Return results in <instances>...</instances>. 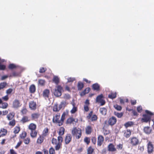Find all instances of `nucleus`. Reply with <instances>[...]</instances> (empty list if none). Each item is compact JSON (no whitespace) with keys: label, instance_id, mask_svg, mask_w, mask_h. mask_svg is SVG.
Listing matches in <instances>:
<instances>
[{"label":"nucleus","instance_id":"nucleus-1","mask_svg":"<svg viewBox=\"0 0 154 154\" xmlns=\"http://www.w3.org/2000/svg\"><path fill=\"white\" fill-rule=\"evenodd\" d=\"M145 114L143 115V117L141 119V121L142 122H150L151 116L153 115V114L148 110H145Z\"/></svg>","mask_w":154,"mask_h":154},{"label":"nucleus","instance_id":"nucleus-2","mask_svg":"<svg viewBox=\"0 0 154 154\" xmlns=\"http://www.w3.org/2000/svg\"><path fill=\"white\" fill-rule=\"evenodd\" d=\"M72 134L73 136H75L76 139H79L82 135L81 130L79 128H74L72 130Z\"/></svg>","mask_w":154,"mask_h":154},{"label":"nucleus","instance_id":"nucleus-3","mask_svg":"<svg viewBox=\"0 0 154 154\" xmlns=\"http://www.w3.org/2000/svg\"><path fill=\"white\" fill-rule=\"evenodd\" d=\"M146 146L147 152L149 154L152 153L154 152V143L148 141Z\"/></svg>","mask_w":154,"mask_h":154},{"label":"nucleus","instance_id":"nucleus-4","mask_svg":"<svg viewBox=\"0 0 154 154\" xmlns=\"http://www.w3.org/2000/svg\"><path fill=\"white\" fill-rule=\"evenodd\" d=\"M53 82H54L56 84V86L54 89L52 90L54 95L56 97H58V77L54 76L52 79Z\"/></svg>","mask_w":154,"mask_h":154},{"label":"nucleus","instance_id":"nucleus-5","mask_svg":"<svg viewBox=\"0 0 154 154\" xmlns=\"http://www.w3.org/2000/svg\"><path fill=\"white\" fill-rule=\"evenodd\" d=\"M103 95L102 94H100L96 98V101L100 103L101 106H103L106 103L105 100L103 99Z\"/></svg>","mask_w":154,"mask_h":154},{"label":"nucleus","instance_id":"nucleus-6","mask_svg":"<svg viewBox=\"0 0 154 154\" xmlns=\"http://www.w3.org/2000/svg\"><path fill=\"white\" fill-rule=\"evenodd\" d=\"M130 143L133 146H136L139 144L140 142L139 139L136 137H133L130 139Z\"/></svg>","mask_w":154,"mask_h":154},{"label":"nucleus","instance_id":"nucleus-7","mask_svg":"<svg viewBox=\"0 0 154 154\" xmlns=\"http://www.w3.org/2000/svg\"><path fill=\"white\" fill-rule=\"evenodd\" d=\"M21 105L22 104L18 99H15L13 102L12 107L14 109H18L21 106Z\"/></svg>","mask_w":154,"mask_h":154},{"label":"nucleus","instance_id":"nucleus-8","mask_svg":"<svg viewBox=\"0 0 154 154\" xmlns=\"http://www.w3.org/2000/svg\"><path fill=\"white\" fill-rule=\"evenodd\" d=\"M117 122V119L115 117L112 116L110 118L108 121H107V123H108V126L109 125L111 126H113Z\"/></svg>","mask_w":154,"mask_h":154},{"label":"nucleus","instance_id":"nucleus-9","mask_svg":"<svg viewBox=\"0 0 154 154\" xmlns=\"http://www.w3.org/2000/svg\"><path fill=\"white\" fill-rule=\"evenodd\" d=\"M108 127V125L107 124V121H105L103 128V132L104 135H106L109 133V131L107 129Z\"/></svg>","mask_w":154,"mask_h":154},{"label":"nucleus","instance_id":"nucleus-10","mask_svg":"<svg viewBox=\"0 0 154 154\" xmlns=\"http://www.w3.org/2000/svg\"><path fill=\"white\" fill-rule=\"evenodd\" d=\"M29 106L32 110H35L36 109L37 104L36 102L34 101H31L29 103Z\"/></svg>","mask_w":154,"mask_h":154},{"label":"nucleus","instance_id":"nucleus-11","mask_svg":"<svg viewBox=\"0 0 154 154\" xmlns=\"http://www.w3.org/2000/svg\"><path fill=\"white\" fill-rule=\"evenodd\" d=\"M68 112H64L61 117L60 120L58 121V125L61 126L62 125L63 123L64 120L65 119V117L66 115H67L68 114Z\"/></svg>","mask_w":154,"mask_h":154},{"label":"nucleus","instance_id":"nucleus-12","mask_svg":"<svg viewBox=\"0 0 154 154\" xmlns=\"http://www.w3.org/2000/svg\"><path fill=\"white\" fill-rule=\"evenodd\" d=\"M108 150L111 152H114L117 151V149L115 145L112 143H110L107 147Z\"/></svg>","mask_w":154,"mask_h":154},{"label":"nucleus","instance_id":"nucleus-13","mask_svg":"<svg viewBox=\"0 0 154 154\" xmlns=\"http://www.w3.org/2000/svg\"><path fill=\"white\" fill-rule=\"evenodd\" d=\"M104 140L103 136L99 135L97 138V144L98 146H100L103 144Z\"/></svg>","mask_w":154,"mask_h":154},{"label":"nucleus","instance_id":"nucleus-14","mask_svg":"<svg viewBox=\"0 0 154 154\" xmlns=\"http://www.w3.org/2000/svg\"><path fill=\"white\" fill-rule=\"evenodd\" d=\"M40 116V114L38 113H34L31 114V117L32 120H37Z\"/></svg>","mask_w":154,"mask_h":154},{"label":"nucleus","instance_id":"nucleus-15","mask_svg":"<svg viewBox=\"0 0 154 154\" xmlns=\"http://www.w3.org/2000/svg\"><path fill=\"white\" fill-rule=\"evenodd\" d=\"M124 133V136L126 138L129 137L131 134V131L130 129H128L126 130L123 131Z\"/></svg>","mask_w":154,"mask_h":154},{"label":"nucleus","instance_id":"nucleus-16","mask_svg":"<svg viewBox=\"0 0 154 154\" xmlns=\"http://www.w3.org/2000/svg\"><path fill=\"white\" fill-rule=\"evenodd\" d=\"M50 91L48 89H45L43 92V97L45 99H47L49 98V94Z\"/></svg>","mask_w":154,"mask_h":154},{"label":"nucleus","instance_id":"nucleus-17","mask_svg":"<svg viewBox=\"0 0 154 154\" xmlns=\"http://www.w3.org/2000/svg\"><path fill=\"white\" fill-rule=\"evenodd\" d=\"M45 139V137L42 135H39V137L37 138L36 143L38 144H41L42 143Z\"/></svg>","mask_w":154,"mask_h":154},{"label":"nucleus","instance_id":"nucleus-18","mask_svg":"<svg viewBox=\"0 0 154 154\" xmlns=\"http://www.w3.org/2000/svg\"><path fill=\"white\" fill-rule=\"evenodd\" d=\"M72 136L70 134H68L65 138V142L66 144H68L71 141Z\"/></svg>","mask_w":154,"mask_h":154},{"label":"nucleus","instance_id":"nucleus-19","mask_svg":"<svg viewBox=\"0 0 154 154\" xmlns=\"http://www.w3.org/2000/svg\"><path fill=\"white\" fill-rule=\"evenodd\" d=\"M49 129L48 128H45L43 130L41 135L45 137L48 135L49 134Z\"/></svg>","mask_w":154,"mask_h":154},{"label":"nucleus","instance_id":"nucleus-20","mask_svg":"<svg viewBox=\"0 0 154 154\" xmlns=\"http://www.w3.org/2000/svg\"><path fill=\"white\" fill-rule=\"evenodd\" d=\"M7 133L6 129L4 128H1L0 130V137L5 136Z\"/></svg>","mask_w":154,"mask_h":154},{"label":"nucleus","instance_id":"nucleus-21","mask_svg":"<svg viewBox=\"0 0 154 154\" xmlns=\"http://www.w3.org/2000/svg\"><path fill=\"white\" fill-rule=\"evenodd\" d=\"M78 122V119H77L76 121H75V119L73 117H71L68 118L66 121V123L67 124H71L73 122Z\"/></svg>","mask_w":154,"mask_h":154},{"label":"nucleus","instance_id":"nucleus-22","mask_svg":"<svg viewBox=\"0 0 154 154\" xmlns=\"http://www.w3.org/2000/svg\"><path fill=\"white\" fill-rule=\"evenodd\" d=\"M36 125L34 123H30L28 126V128L30 131L36 130Z\"/></svg>","mask_w":154,"mask_h":154},{"label":"nucleus","instance_id":"nucleus-23","mask_svg":"<svg viewBox=\"0 0 154 154\" xmlns=\"http://www.w3.org/2000/svg\"><path fill=\"white\" fill-rule=\"evenodd\" d=\"M92 128L90 126H88L85 128V132L87 134H90L92 131Z\"/></svg>","mask_w":154,"mask_h":154},{"label":"nucleus","instance_id":"nucleus-24","mask_svg":"<svg viewBox=\"0 0 154 154\" xmlns=\"http://www.w3.org/2000/svg\"><path fill=\"white\" fill-rule=\"evenodd\" d=\"M92 88L93 90L96 91H99L100 90V85L97 83L93 84L92 85Z\"/></svg>","mask_w":154,"mask_h":154},{"label":"nucleus","instance_id":"nucleus-25","mask_svg":"<svg viewBox=\"0 0 154 154\" xmlns=\"http://www.w3.org/2000/svg\"><path fill=\"white\" fill-rule=\"evenodd\" d=\"M37 131L36 130H33L30 131V135L32 138H34L37 137Z\"/></svg>","mask_w":154,"mask_h":154},{"label":"nucleus","instance_id":"nucleus-26","mask_svg":"<svg viewBox=\"0 0 154 154\" xmlns=\"http://www.w3.org/2000/svg\"><path fill=\"white\" fill-rule=\"evenodd\" d=\"M14 112H12L9 113L7 115V117L8 120H11L14 118Z\"/></svg>","mask_w":154,"mask_h":154},{"label":"nucleus","instance_id":"nucleus-27","mask_svg":"<svg viewBox=\"0 0 154 154\" xmlns=\"http://www.w3.org/2000/svg\"><path fill=\"white\" fill-rule=\"evenodd\" d=\"M84 87V84L81 82L79 81L78 82L77 88L78 90L80 91L82 90Z\"/></svg>","mask_w":154,"mask_h":154},{"label":"nucleus","instance_id":"nucleus-28","mask_svg":"<svg viewBox=\"0 0 154 154\" xmlns=\"http://www.w3.org/2000/svg\"><path fill=\"white\" fill-rule=\"evenodd\" d=\"M29 91L31 93H34L35 91V87L34 85H31L29 88Z\"/></svg>","mask_w":154,"mask_h":154},{"label":"nucleus","instance_id":"nucleus-29","mask_svg":"<svg viewBox=\"0 0 154 154\" xmlns=\"http://www.w3.org/2000/svg\"><path fill=\"white\" fill-rule=\"evenodd\" d=\"M30 121L29 119V118L26 116H24L23 117L22 119L20 120V122L23 123H24L25 122H28Z\"/></svg>","mask_w":154,"mask_h":154},{"label":"nucleus","instance_id":"nucleus-30","mask_svg":"<svg viewBox=\"0 0 154 154\" xmlns=\"http://www.w3.org/2000/svg\"><path fill=\"white\" fill-rule=\"evenodd\" d=\"M134 124V122L132 121L128 122L124 124V126L126 128H127L129 127H131Z\"/></svg>","mask_w":154,"mask_h":154},{"label":"nucleus","instance_id":"nucleus-31","mask_svg":"<svg viewBox=\"0 0 154 154\" xmlns=\"http://www.w3.org/2000/svg\"><path fill=\"white\" fill-rule=\"evenodd\" d=\"M72 106H73L72 109L70 111V112L72 114L75 113L78 110V108L77 106H75V104L73 103Z\"/></svg>","mask_w":154,"mask_h":154},{"label":"nucleus","instance_id":"nucleus-32","mask_svg":"<svg viewBox=\"0 0 154 154\" xmlns=\"http://www.w3.org/2000/svg\"><path fill=\"white\" fill-rule=\"evenodd\" d=\"M90 90L89 88H86L81 93V95H84L88 93Z\"/></svg>","mask_w":154,"mask_h":154},{"label":"nucleus","instance_id":"nucleus-33","mask_svg":"<svg viewBox=\"0 0 154 154\" xmlns=\"http://www.w3.org/2000/svg\"><path fill=\"white\" fill-rule=\"evenodd\" d=\"M144 132L147 134H149L151 131V129L149 127H146L144 128Z\"/></svg>","mask_w":154,"mask_h":154},{"label":"nucleus","instance_id":"nucleus-34","mask_svg":"<svg viewBox=\"0 0 154 154\" xmlns=\"http://www.w3.org/2000/svg\"><path fill=\"white\" fill-rule=\"evenodd\" d=\"M20 75V73L19 72L16 71H13L11 74L9 75V77H17L19 76Z\"/></svg>","mask_w":154,"mask_h":154},{"label":"nucleus","instance_id":"nucleus-35","mask_svg":"<svg viewBox=\"0 0 154 154\" xmlns=\"http://www.w3.org/2000/svg\"><path fill=\"white\" fill-rule=\"evenodd\" d=\"M18 67V66L13 63L10 64L8 66V68L10 69H16Z\"/></svg>","mask_w":154,"mask_h":154},{"label":"nucleus","instance_id":"nucleus-36","mask_svg":"<svg viewBox=\"0 0 154 154\" xmlns=\"http://www.w3.org/2000/svg\"><path fill=\"white\" fill-rule=\"evenodd\" d=\"M116 93H111L109 94L108 97L111 99H113L116 98Z\"/></svg>","mask_w":154,"mask_h":154},{"label":"nucleus","instance_id":"nucleus-37","mask_svg":"<svg viewBox=\"0 0 154 154\" xmlns=\"http://www.w3.org/2000/svg\"><path fill=\"white\" fill-rule=\"evenodd\" d=\"M7 85V84L6 82H1L0 83V91L5 88Z\"/></svg>","mask_w":154,"mask_h":154},{"label":"nucleus","instance_id":"nucleus-38","mask_svg":"<svg viewBox=\"0 0 154 154\" xmlns=\"http://www.w3.org/2000/svg\"><path fill=\"white\" fill-rule=\"evenodd\" d=\"M52 143L53 144L56 145L55 149L56 150H58V143H57V140L56 139L53 138L52 140Z\"/></svg>","mask_w":154,"mask_h":154},{"label":"nucleus","instance_id":"nucleus-39","mask_svg":"<svg viewBox=\"0 0 154 154\" xmlns=\"http://www.w3.org/2000/svg\"><path fill=\"white\" fill-rule=\"evenodd\" d=\"M63 140V137L61 136H58V149L61 147V143Z\"/></svg>","mask_w":154,"mask_h":154},{"label":"nucleus","instance_id":"nucleus-40","mask_svg":"<svg viewBox=\"0 0 154 154\" xmlns=\"http://www.w3.org/2000/svg\"><path fill=\"white\" fill-rule=\"evenodd\" d=\"M20 127L19 126H16L14 128V132L15 134H18L20 131Z\"/></svg>","mask_w":154,"mask_h":154},{"label":"nucleus","instance_id":"nucleus-41","mask_svg":"<svg viewBox=\"0 0 154 154\" xmlns=\"http://www.w3.org/2000/svg\"><path fill=\"white\" fill-rule=\"evenodd\" d=\"M65 129L63 127H61L59 129L58 134L60 135H62L64 134Z\"/></svg>","mask_w":154,"mask_h":154},{"label":"nucleus","instance_id":"nucleus-42","mask_svg":"<svg viewBox=\"0 0 154 154\" xmlns=\"http://www.w3.org/2000/svg\"><path fill=\"white\" fill-rule=\"evenodd\" d=\"M94 152V149L91 146H89L88 148L87 149V154H92Z\"/></svg>","mask_w":154,"mask_h":154},{"label":"nucleus","instance_id":"nucleus-43","mask_svg":"<svg viewBox=\"0 0 154 154\" xmlns=\"http://www.w3.org/2000/svg\"><path fill=\"white\" fill-rule=\"evenodd\" d=\"M2 106H0V108L3 109H5L7 108L8 106V103L6 102H3L1 103Z\"/></svg>","mask_w":154,"mask_h":154},{"label":"nucleus","instance_id":"nucleus-44","mask_svg":"<svg viewBox=\"0 0 154 154\" xmlns=\"http://www.w3.org/2000/svg\"><path fill=\"white\" fill-rule=\"evenodd\" d=\"M100 111L101 113L103 115H105L106 113L107 110L105 108H100Z\"/></svg>","mask_w":154,"mask_h":154},{"label":"nucleus","instance_id":"nucleus-45","mask_svg":"<svg viewBox=\"0 0 154 154\" xmlns=\"http://www.w3.org/2000/svg\"><path fill=\"white\" fill-rule=\"evenodd\" d=\"M114 114L118 118H121L123 116V113L122 112L119 113L117 112H114Z\"/></svg>","mask_w":154,"mask_h":154},{"label":"nucleus","instance_id":"nucleus-46","mask_svg":"<svg viewBox=\"0 0 154 154\" xmlns=\"http://www.w3.org/2000/svg\"><path fill=\"white\" fill-rule=\"evenodd\" d=\"M38 83L41 86H43L45 84V81L44 79H39L38 81Z\"/></svg>","mask_w":154,"mask_h":154},{"label":"nucleus","instance_id":"nucleus-47","mask_svg":"<svg viewBox=\"0 0 154 154\" xmlns=\"http://www.w3.org/2000/svg\"><path fill=\"white\" fill-rule=\"evenodd\" d=\"M26 133L25 131H23L22 132L21 134H20V137L22 139H24L26 136Z\"/></svg>","mask_w":154,"mask_h":154},{"label":"nucleus","instance_id":"nucleus-48","mask_svg":"<svg viewBox=\"0 0 154 154\" xmlns=\"http://www.w3.org/2000/svg\"><path fill=\"white\" fill-rule=\"evenodd\" d=\"M23 142L26 144L28 145L29 144L30 142V139L29 137H27L24 138L23 140Z\"/></svg>","mask_w":154,"mask_h":154},{"label":"nucleus","instance_id":"nucleus-49","mask_svg":"<svg viewBox=\"0 0 154 154\" xmlns=\"http://www.w3.org/2000/svg\"><path fill=\"white\" fill-rule=\"evenodd\" d=\"M53 122L54 123H58V115H56L55 116H54L53 119Z\"/></svg>","mask_w":154,"mask_h":154},{"label":"nucleus","instance_id":"nucleus-50","mask_svg":"<svg viewBox=\"0 0 154 154\" xmlns=\"http://www.w3.org/2000/svg\"><path fill=\"white\" fill-rule=\"evenodd\" d=\"M64 91L63 88L60 86L58 85V92L60 93V95H58V97L60 96L62 94L61 93Z\"/></svg>","mask_w":154,"mask_h":154},{"label":"nucleus","instance_id":"nucleus-51","mask_svg":"<svg viewBox=\"0 0 154 154\" xmlns=\"http://www.w3.org/2000/svg\"><path fill=\"white\" fill-rule=\"evenodd\" d=\"M114 107L115 109L118 111H121L122 109V107L121 106L117 104L114 105Z\"/></svg>","mask_w":154,"mask_h":154},{"label":"nucleus","instance_id":"nucleus-52","mask_svg":"<svg viewBox=\"0 0 154 154\" xmlns=\"http://www.w3.org/2000/svg\"><path fill=\"white\" fill-rule=\"evenodd\" d=\"M46 70L47 69L46 68L42 67L40 68L39 72L40 73H43L45 72Z\"/></svg>","mask_w":154,"mask_h":154},{"label":"nucleus","instance_id":"nucleus-53","mask_svg":"<svg viewBox=\"0 0 154 154\" xmlns=\"http://www.w3.org/2000/svg\"><path fill=\"white\" fill-rule=\"evenodd\" d=\"M15 121L14 119H13L12 121L9 122V125L10 126H14L15 125Z\"/></svg>","mask_w":154,"mask_h":154},{"label":"nucleus","instance_id":"nucleus-54","mask_svg":"<svg viewBox=\"0 0 154 154\" xmlns=\"http://www.w3.org/2000/svg\"><path fill=\"white\" fill-rule=\"evenodd\" d=\"M13 91V89L11 88H9L7 89L6 91V93L7 94V95H8L10 94H11Z\"/></svg>","mask_w":154,"mask_h":154},{"label":"nucleus","instance_id":"nucleus-55","mask_svg":"<svg viewBox=\"0 0 154 154\" xmlns=\"http://www.w3.org/2000/svg\"><path fill=\"white\" fill-rule=\"evenodd\" d=\"M90 139L89 138L86 137L84 139V141L87 144H88L90 142Z\"/></svg>","mask_w":154,"mask_h":154},{"label":"nucleus","instance_id":"nucleus-56","mask_svg":"<svg viewBox=\"0 0 154 154\" xmlns=\"http://www.w3.org/2000/svg\"><path fill=\"white\" fill-rule=\"evenodd\" d=\"M123 144L119 143L117 146V149L119 150H121L123 148Z\"/></svg>","mask_w":154,"mask_h":154},{"label":"nucleus","instance_id":"nucleus-57","mask_svg":"<svg viewBox=\"0 0 154 154\" xmlns=\"http://www.w3.org/2000/svg\"><path fill=\"white\" fill-rule=\"evenodd\" d=\"M97 119V116L96 115H94L91 117V120L92 121H96Z\"/></svg>","mask_w":154,"mask_h":154},{"label":"nucleus","instance_id":"nucleus-58","mask_svg":"<svg viewBox=\"0 0 154 154\" xmlns=\"http://www.w3.org/2000/svg\"><path fill=\"white\" fill-rule=\"evenodd\" d=\"M3 100L5 101H7L9 100V97L8 95L2 97V100Z\"/></svg>","mask_w":154,"mask_h":154},{"label":"nucleus","instance_id":"nucleus-59","mask_svg":"<svg viewBox=\"0 0 154 154\" xmlns=\"http://www.w3.org/2000/svg\"><path fill=\"white\" fill-rule=\"evenodd\" d=\"M28 110L26 108H23L21 111V112L23 114H26Z\"/></svg>","mask_w":154,"mask_h":154},{"label":"nucleus","instance_id":"nucleus-60","mask_svg":"<svg viewBox=\"0 0 154 154\" xmlns=\"http://www.w3.org/2000/svg\"><path fill=\"white\" fill-rule=\"evenodd\" d=\"M138 149L141 152H143L144 150V146H138Z\"/></svg>","mask_w":154,"mask_h":154},{"label":"nucleus","instance_id":"nucleus-61","mask_svg":"<svg viewBox=\"0 0 154 154\" xmlns=\"http://www.w3.org/2000/svg\"><path fill=\"white\" fill-rule=\"evenodd\" d=\"M6 69V66L0 64V70H4Z\"/></svg>","mask_w":154,"mask_h":154},{"label":"nucleus","instance_id":"nucleus-62","mask_svg":"<svg viewBox=\"0 0 154 154\" xmlns=\"http://www.w3.org/2000/svg\"><path fill=\"white\" fill-rule=\"evenodd\" d=\"M75 80V78L70 77L67 79V82H72Z\"/></svg>","mask_w":154,"mask_h":154},{"label":"nucleus","instance_id":"nucleus-63","mask_svg":"<svg viewBox=\"0 0 154 154\" xmlns=\"http://www.w3.org/2000/svg\"><path fill=\"white\" fill-rule=\"evenodd\" d=\"M49 153L50 154H54L55 153V150L54 149L52 148H51L49 149Z\"/></svg>","mask_w":154,"mask_h":154},{"label":"nucleus","instance_id":"nucleus-64","mask_svg":"<svg viewBox=\"0 0 154 154\" xmlns=\"http://www.w3.org/2000/svg\"><path fill=\"white\" fill-rule=\"evenodd\" d=\"M10 154H18L13 149H10Z\"/></svg>","mask_w":154,"mask_h":154}]
</instances>
